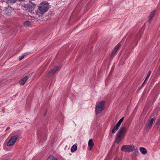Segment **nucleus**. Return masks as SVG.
<instances>
[{
	"label": "nucleus",
	"instance_id": "13",
	"mask_svg": "<svg viewBox=\"0 0 160 160\" xmlns=\"http://www.w3.org/2000/svg\"><path fill=\"white\" fill-rule=\"evenodd\" d=\"M139 150L143 154H145L147 153L146 149L143 147H140L139 148Z\"/></svg>",
	"mask_w": 160,
	"mask_h": 160
},
{
	"label": "nucleus",
	"instance_id": "7",
	"mask_svg": "<svg viewBox=\"0 0 160 160\" xmlns=\"http://www.w3.org/2000/svg\"><path fill=\"white\" fill-rule=\"evenodd\" d=\"M120 46L121 45L120 44H118L113 49V51L112 52L111 54H110V58H111L114 57L117 51L118 50V49L119 48Z\"/></svg>",
	"mask_w": 160,
	"mask_h": 160
},
{
	"label": "nucleus",
	"instance_id": "14",
	"mask_svg": "<svg viewBox=\"0 0 160 160\" xmlns=\"http://www.w3.org/2000/svg\"><path fill=\"white\" fill-rule=\"evenodd\" d=\"M94 145L93 142V140L92 139H90L88 142V146L91 148V149Z\"/></svg>",
	"mask_w": 160,
	"mask_h": 160
},
{
	"label": "nucleus",
	"instance_id": "9",
	"mask_svg": "<svg viewBox=\"0 0 160 160\" xmlns=\"http://www.w3.org/2000/svg\"><path fill=\"white\" fill-rule=\"evenodd\" d=\"M154 118H152L148 122H147L146 128L147 129L150 128L152 126L153 123L154 122Z\"/></svg>",
	"mask_w": 160,
	"mask_h": 160
},
{
	"label": "nucleus",
	"instance_id": "1",
	"mask_svg": "<svg viewBox=\"0 0 160 160\" xmlns=\"http://www.w3.org/2000/svg\"><path fill=\"white\" fill-rule=\"evenodd\" d=\"M127 129L125 127H121L117 134L116 137L115 142L119 143L122 138H124Z\"/></svg>",
	"mask_w": 160,
	"mask_h": 160
},
{
	"label": "nucleus",
	"instance_id": "24",
	"mask_svg": "<svg viewBox=\"0 0 160 160\" xmlns=\"http://www.w3.org/2000/svg\"><path fill=\"white\" fill-rule=\"evenodd\" d=\"M25 56V55H22V56H20L19 57V59H18L19 60V61L21 60L24 58V57Z\"/></svg>",
	"mask_w": 160,
	"mask_h": 160
},
{
	"label": "nucleus",
	"instance_id": "28",
	"mask_svg": "<svg viewBox=\"0 0 160 160\" xmlns=\"http://www.w3.org/2000/svg\"><path fill=\"white\" fill-rule=\"evenodd\" d=\"M118 160H121V159L120 158H118Z\"/></svg>",
	"mask_w": 160,
	"mask_h": 160
},
{
	"label": "nucleus",
	"instance_id": "4",
	"mask_svg": "<svg viewBox=\"0 0 160 160\" xmlns=\"http://www.w3.org/2000/svg\"><path fill=\"white\" fill-rule=\"evenodd\" d=\"M134 149L132 145H124L121 148V150L127 152H132Z\"/></svg>",
	"mask_w": 160,
	"mask_h": 160
},
{
	"label": "nucleus",
	"instance_id": "27",
	"mask_svg": "<svg viewBox=\"0 0 160 160\" xmlns=\"http://www.w3.org/2000/svg\"><path fill=\"white\" fill-rule=\"evenodd\" d=\"M18 0L19 1H24V0Z\"/></svg>",
	"mask_w": 160,
	"mask_h": 160
},
{
	"label": "nucleus",
	"instance_id": "23",
	"mask_svg": "<svg viewBox=\"0 0 160 160\" xmlns=\"http://www.w3.org/2000/svg\"><path fill=\"white\" fill-rule=\"evenodd\" d=\"M134 153L136 155H138L139 153L138 150H135L134 152Z\"/></svg>",
	"mask_w": 160,
	"mask_h": 160
},
{
	"label": "nucleus",
	"instance_id": "16",
	"mask_svg": "<svg viewBox=\"0 0 160 160\" xmlns=\"http://www.w3.org/2000/svg\"><path fill=\"white\" fill-rule=\"evenodd\" d=\"M77 146L75 145H73L71 147V151L73 152L75 151L77 149Z\"/></svg>",
	"mask_w": 160,
	"mask_h": 160
},
{
	"label": "nucleus",
	"instance_id": "3",
	"mask_svg": "<svg viewBox=\"0 0 160 160\" xmlns=\"http://www.w3.org/2000/svg\"><path fill=\"white\" fill-rule=\"evenodd\" d=\"M49 4L47 2H43L40 3L39 7L40 11L42 13L47 12L48 9Z\"/></svg>",
	"mask_w": 160,
	"mask_h": 160
},
{
	"label": "nucleus",
	"instance_id": "15",
	"mask_svg": "<svg viewBox=\"0 0 160 160\" xmlns=\"http://www.w3.org/2000/svg\"><path fill=\"white\" fill-rule=\"evenodd\" d=\"M17 0H6V2L8 4H12L16 2Z\"/></svg>",
	"mask_w": 160,
	"mask_h": 160
},
{
	"label": "nucleus",
	"instance_id": "6",
	"mask_svg": "<svg viewBox=\"0 0 160 160\" xmlns=\"http://www.w3.org/2000/svg\"><path fill=\"white\" fill-rule=\"evenodd\" d=\"M60 68V67L56 66L54 67L47 74V77H50L52 76L53 74L55 73Z\"/></svg>",
	"mask_w": 160,
	"mask_h": 160
},
{
	"label": "nucleus",
	"instance_id": "19",
	"mask_svg": "<svg viewBox=\"0 0 160 160\" xmlns=\"http://www.w3.org/2000/svg\"><path fill=\"white\" fill-rule=\"evenodd\" d=\"M124 117H122L120 119V120L118 121V122L116 124L120 126L121 123L123 122L124 120Z\"/></svg>",
	"mask_w": 160,
	"mask_h": 160
},
{
	"label": "nucleus",
	"instance_id": "12",
	"mask_svg": "<svg viewBox=\"0 0 160 160\" xmlns=\"http://www.w3.org/2000/svg\"><path fill=\"white\" fill-rule=\"evenodd\" d=\"M119 127L120 126L116 124L112 129V132L113 133L116 132L118 130Z\"/></svg>",
	"mask_w": 160,
	"mask_h": 160
},
{
	"label": "nucleus",
	"instance_id": "8",
	"mask_svg": "<svg viewBox=\"0 0 160 160\" xmlns=\"http://www.w3.org/2000/svg\"><path fill=\"white\" fill-rule=\"evenodd\" d=\"M24 7L25 8H27L28 11L30 13L33 12L35 7L34 5H28V4L25 5Z\"/></svg>",
	"mask_w": 160,
	"mask_h": 160
},
{
	"label": "nucleus",
	"instance_id": "11",
	"mask_svg": "<svg viewBox=\"0 0 160 160\" xmlns=\"http://www.w3.org/2000/svg\"><path fill=\"white\" fill-rule=\"evenodd\" d=\"M155 11L153 10L152 11L150 15H149V18L148 19V22H149V23H150V22L151 21L152 19L153 18L154 16V15L155 13Z\"/></svg>",
	"mask_w": 160,
	"mask_h": 160
},
{
	"label": "nucleus",
	"instance_id": "25",
	"mask_svg": "<svg viewBox=\"0 0 160 160\" xmlns=\"http://www.w3.org/2000/svg\"><path fill=\"white\" fill-rule=\"evenodd\" d=\"M146 81H145V80H144V82H143V83H142V85L140 88H141L142 87L143 85H144V84L145 82Z\"/></svg>",
	"mask_w": 160,
	"mask_h": 160
},
{
	"label": "nucleus",
	"instance_id": "18",
	"mask_svg": "<svg viewBox=\"0 0 160 160\" xmlns=\"http://www.w3.org/2000/svg\"><path fill=\"white\" fill-rule=\"evenodd\" d=\"M124 117H122L120 119V120L118 121V122L116 124L120 126L121 123L123 122L124 120Z\"/></svg>",
	"mask_w": 160,
	"mask_h": 160
},
{
	"label": "nucleus",
	"instance_id": "22",
	"mask_svg": "<svg viewBox=\"0 0 160 160\" xmlns=\"http://www.w3.org/2000/svg\"><path fill=\"white\" fill-rule=\"evenodd\" d=\"M151 73V71L150 70L148 72V75H147V76L145 79V81H146L148 79V77H149Z\"/></svg>",
	"mask_w": 160,
	"mask_h": 160
},
{
	"label": "nucleus",
	"instance_id": "26",
	"mask_svg": "<svg viewBox=\"0 0 160 160\" xmlns=\"http://www.w3.org/2000/svg\"><path fill=\"white\" fill-rule=\"evenodd\" d=\"M160 124V122L159 121H158L157 122V124L158 125H159V124Z\"/></svg>",
	"mask_w": 160,
	"mask_h": 160
},
{
	"label": "nucleus",
	"instance_id": "10",
	"mask_svg": "<svg viewBox=\"0 0 160 160\" xmlns=\"http://www.w3.org/2000/svg\"><path fill=\"white\" fill-rule=\"evenodd\" d=\"M28 76H26L24 78H22L19 82V84L21 85H23L28 79Z\"/></svg>",
	"mask_w": 160,
	"mask_h": 160
},
{
	"label": "nucleus",
	"instance_id": "17",
	"mask_svg": "<svg viewBox=\"0 0 160 160\" xmlns=\"http://www.w3.org/2000/svg\"><path fill=\"white\" fill-rule=\"evenodd\" d=\"M24 25L25 26L27 27L31 25L29 21H26L24 22Z\"/></svg>",
	"mask_w": 160,
	"mask_h": 160
},
{
	"label": "nucleus",
	"instance_id": "5",
	"mask_svg": "<svg viewBox=\"0 0 160 160\" xmlns=\"http://www.w3.org/2000/svg\"><path fill=\"white\" fill-rule=\"evenodd\" d=\"M18 137V135H14L11 137L7 143V145L8 146H11L14 144Z\"/></svg>",
	"mask_w": 160,
	"mask_h": 160
},
{
	"label": "nucleus",
	"instance_id": "21",
	"mask_svg": "<svg viewBox=\"0 0 160 160\" xmlns=\"http://www.w3.org/2000/svg\"><path fill=\"white\" fill-rule=\"evenodd\" d=\"M50 160H58L57 158L53 156H51L49 158Z\"/></svg>",
	"mask_w": 160,
	"mask_h": 160
},
{
	"label": "nucleus",
	"instance_id": "2",
	"mask_svg": "<svg viewBox=\"0 0 160 160\" xmlns=\"http://www.w3.org/2000/svg\"><path fill=\"white\" fill-rule=\"evenodd\" d=\"M105 102L102 101L97 105L95 110L96 114H98L101 113L104 110L105 108Z\"/></svg>",
	"mask_w": 160,
	"mask_h": 160
},
{
	"label": "nucleus",
	"instance_id": "20",
	"mask_svg": "<svg viewBox=\"0 0 160 160\" xmlns=\"http://www.w3.org/2000/svg\"><path fill=\"white\" fill-rule=\"evenodd\" d=\"M124 117H122L120 119V120L118 121V122L116 124L120 126L121 123L123 122L124 120Z\"/></svg>",
	"mask_w": 160,
	"mask_h": 160
}]
</instances>
